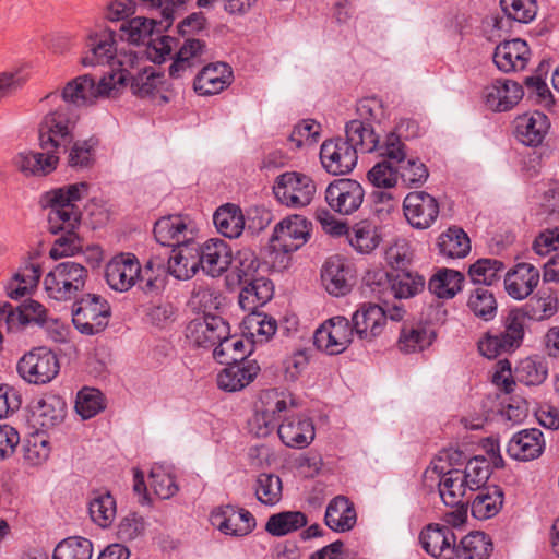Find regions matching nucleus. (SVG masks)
Here are the masks:
<instances>
[{
    "label": "nucleus",
    "mask_w": 559,
    "mask_h": 559,
    "mask_svg": "<svg viewBox=\"0 0 559 559\" xmlns=\"http://www.w3.org/2000/svg\"><path fill=\"white\" fill-rule=\"evenodd\" d=\"M95 91V79L90 74H83L69 81L61 93L51 92L45 97V100L55 108L45 116L40 124L43 147L56 146L53 143L57 136L63 142H72L70 126L79 117L78 109L97 98Z\"/></svg>",
    "instance_id": "nucleus-1"
},
{
    "label": "nucleus",
    "mask_w": 559,
    "mask_h": 559,
    "mask_svg": "<svg viewBox=\"0 0 559 559\" xmlns=\"http://www.w3.org/2000/svg\"><path fill=\"white\" fill-rule=\"evenodd\" d=\"M231 79V68L225 62H217L204 67L193 85L200 95H215L229 86Z\"/></svg>",
    "instance_id": "nucleus-29"
},
{
    "label": "nucleus",
    "mask_w": 559,
    "mask_h": 559,
    "mask_svg": "<svg viewBox=\"0 0 559 559\" xmlns=\"http://www.w3.org/2000/svg\"><path fill=\"white\" fill-rule=\"evenodd\" d=\"M110 317V306L100 296L86 294L72 307V322L74 326L86 335L102 332Z\"/></svg>",
    "instance_id": "nucleus-5"
},
{
    "label": "nucleus",
    "mask_w": 559,
    "mask_h": 559,
    "mask_svg": "<svg viewBox=\"0 0 559 559\" xmlns=\"http://www.w3.org/2000/svg\"><path fill=\"white\" fill-rule=\"evenodd\" d=\"M239 284L241 290L238 302L243 311L254 313L273 298L274 285L264 276Z\"/></svg>",
    "instance_id": "nucleus-30"
},
{
    "label": "nucleus",
    "mask_w": 559,
    "mask_h": 559,
    "mask_svg": "<svg viewBox=\"0 0 559 559\" xmlns=\"http://www.w3.org/2000/svg\"><path fill=\"white\" fill-rule=\"evenodd\" d=\"M130 87L132 93L140 97H150L158 92L164 83V74L156 71L155 67L150 66L133 74L129 71Z\"/></svg>",
    "instance_id": "nucleus-48"
},
{
    "label": "nucleus",
    "mask_w": 559,
    "mask_h": 559,
    "mask_svg": "<svg viewBox=\"0 0 559 559\" xmlns=\"http://www.w3.org/2000/svg\"><path fill=\"white\" fill-rule=\"evenodd\" d=\"M549 128L548 118L540 111L523 115L516 119V136L527 146L539 145Z\"/></svg>",
    "instance_id": "nucleus-35"
},
{
    "label": "nucleus",
    "mask_w": 559,
    "mask_h": 559,
    "mask_svg": "<svg viewBox=\"0 0 559 559\" xmlns=\"http://www.w3.org/2000/svg\"><path fill=\"white\" fill-rule=\"evenodd\" d=\"M213 221L217 230L227 238H238L246 225L240 207L234 204L218 207L214 213Z\"/></svg>",
    "instance_id": "nucleus-45"
},
{
    "label": "nucleus",
    "mask_w": 559,
    "mask_h": 559,
    "mask_svg": "<svg viewBox=\"0 0 559 559\" xmlns=\"http://www.w3.org/2000/svg\"><path fill=\"white\" fill-rule=\"evenodd\" d=\"M346 138L325 140L320 148V160L323 168L334 176L349 174L357 164L358 151L371 153L376 147L374 129L360 119L346 123Z\"/></svg>",
    "instance_id": "nucleus-3"
},
{
    "label": "nucleus",
    "mask_w": 559,
    "mask_h": 559,
    "mask_svg": "<svg viewBox=\"0 0 559 559\" xmlns=\"http://www.w3.org/2000/svg\"><path fill=\"white\" fill-rule=\"evenodd\" d=\"M228 333L229 324L222 317L214 314L195 318L186 328L188 342L199 348H215Z\"/></svg>",
    "instance_id": "nucleus-10"
},
{
    "label": "nucleus",
    "mask_w": 559,
    "mask_h": 559,
    "mask_svg": "<svg viewBox=\"0 0 559 559\" xmlns=\"http://www.w3.org/2000/svg\"><path fill=\"white\" fill-rule=\"evenodd\" d=\"M282 480L277 475L262 473L258 476L254 493L261 503L275 506L282 499Z\"/></svg>",
    "instance_id": "nucleus-58"
},
{
    "label": "nucleus",
    "mask_w": 559,
    "mask_h": 559,
    "mask_svg": "<svg viewBox=\"0 0 559 559\" xmlns=\"http://www.w3.org/2000/svg\"><path fill=\"white\" fill-rule=\"evenodd\" d=\"M311 223L301 215H290L281 221L270 239L274 251L290 253L300 249L309 239Z\"/></svg>",
    "instance_id": "nucleus-9"
},
{
    "label": "nucleus",
    "mask_w": 559,
    "mask_h": 559,
    "mask_svg": "<svg viewBox=\"0 0 559 559\" xmlns=\"http://www.w3.org/2000/svg\"><path fill=\"white\" fill-rule=\"evenodd\" d=\"M288 400L295 406L289 394L276 389L263 391L260 395L261 408L255 413L252 425L257 426V436L265 437L277 426L280 414L287 409Z\"/></svg>",
    "instance_id": "nucleus-12"
},
{
    "label": "nucleus",
    "mask_w": 559,
    "mask_h": 559,
    "mask_svg": "<svg viewBox=\"0 0 559 559\" xmlns=\"http://www.w3.org/2000/svg\"><path fill=\"white\" fill-rule=\"evenodd\" d=\"M211 520L222 533L230 536H246L255 527V519L251 512L231 504L213 510Z\"/></svg>",
    "instance_id": "nucleus-16"
},
{
    "label": "nucleus",
    "mask_w": 559,
    "mask_h": 559,
    "mask_svg": "<svg viewBox=\"0 0 559 559\" xmlns=\"http://www.w3.org/2000/svg\"><path fill=\"white\" fill-rule=\"evenodd\" d=\"M399 178L407 187H418L424 185L428 177L429 171L426 165L418 158H406L403 163L397 165Z\"/></svg>",
    "instance_id": "nucleus-63"
},
{
    "label": "nucleus",
    "mask_w": 559,
    "mask_h": 559,
    "mask_svg": "<svg viewBox=\"0 0 559 559\" xmlns=\"http://www.w3.org/2000/svg\"><path fill=\"white\" fill-rule=\"evenodd\" d=\"M93 544L81 536H72L61 540L55 548L52 559H91Z\"/></svg>",
    "instance_id": "nucleus-52"
},
{
    "label": "nucleus",
    "mask_w": 559,
    "mask_h": 559,
    "mask_svg": "<svg viewBox=\"0 0 559 559\" xmlns=\"http://www.w3.org/2000/svg\"><path fill=\"white\" fill-rule=\"evenodd\" d=\"M86 48L85 55L81 58L82 66L109 64L117 53L115 32L105 29L100 33H91L86 39Z\"/></svg>",
    "instance_id": "nucleus-24"
},
{
    "label": "nucleus",
    "mask_w": 559,
    "mask_h": 559,
    "mask_svg": "<svg viewBox=\"0 0 559 559\" xmlns=\"http://www.w3.org/2000/svg\"><path fill=\"white\" fill-rule=\"evenodd\" d=\"M308 524L307 515L301 511H283L272 514L266 524L265 531L272 536H284L293 533Z\"/></svg>",
    "instance_id": "nucleus-50"
},
{
    "label": "nucleus",
    "mask_w": 559,
    "mask_h": 559,
    "mask_svg": "<svg viewBox=\"0 0 559 559\" xmlns=\"http://www.w3.org/2000/svg\"><path fill=\"white\" fill-rule=\"evenodd\" d=\"M322 285L330 295L344 296L352 288L353 275L338 255L329 258L321 271Z\"/></svg>",
    "instance_id": "nucleus-28"
},
{
    "label": "nucleus",
    "mask_w": 559,
    "mask_h": 559,
    "mask_svg": "<svg viewBox=\"0 0 559 559\" xmlns=\"http://www.w3.org/2000/svg\"><path fill=\"white\" fill-rule=\"evenodd\" d=\"M545 450L543 432L537 428L523 429L510 439L507 453L510 457L528 462L538 459Z\"/></svg>",
    "instance_id": "nucleus-22"
},
{
    "label": "nucleus",
    "mask_w": 559,
    "mask_h": 559,
    "mask_svg": "<svg viewBox=\"0 0 559 559\" xmlns=\"http://www.w3.org/2000/svg\"><path fill=\"white\" fill-rule=\"evenodd\" d=\"M539 278L538 269L531 263L521 262L507 272L504 287L512 298L522 300L533 293L539 283Z\"/></svg>",
    "instance_id": "nucleus-23"
},
{
    "label": "nucleus",
    "mask_w": 559,
    "mask_h": 559,
    "mask_svg": "<svg viewBox=\"0 0 559 559\" xmlns=\"http://www.w3.org/2000/svg\"><path fill=\"white\" fill-rule=\"evenodd\" d=\"M439 251L442 255L460 259L471 251V241L467 234L459 227H450L438 239Z\"/></svg>",
    "instance_id": "nucleus-49"
},
{
    "label": "nucleus",
    "mask_w": 559,
    "mask_h": 559,
    "mask_svg": "<svg viewBox=\"0 0 559 559\" xmlns=\"http://www.w3.org/2000/svg\"><path fill=\"white\" fill-rule=\"evenodd\" d=\"M350 325L359 340L372 342L385 325L383 307L376 304H362L352 316Z\"/></svg>",
    "instance_id": "nucleus-19"
},
{
    "label": "nucleus",
    "mask_w": 559,
    "mask_h": 559,
    "mask_svg": "<svg viewBox=\"0 0 559 559\" xmlns=\"http://www.w3.org/2000/svg\"><path fill=\"white\" fill-rule=\"evenodd\" d=\"M404 215L408 223L419 229L428 228L438 217L437 200L425 191H414L403 202Z\"/></svg>",
    "instance_id": "nucleus-17"
},
{
    "label": "nucleus",
    "mask_w": 559,
    "mask_h": 559,
    "mask_svg": "<svg viewBox=\"0 0 559 559\" xmlns=\"http://www.w3.org/2000/svg\"><path fill=\"white\" fill-rule=\"evenodd\" d=\"M200 250V267L212 277L222 275L231 263L230 247L222 239H210Z\"/></svg>",
    "instance_id": "nucleus-26"
},
{
    "label": "nucleus",
    "mask_w": 559,
    "mask_h": 559,
    "mask_svg": "<svg viewBox=\"0 0 559 559\" xmlns=\"http://www.w3.org/2000/svg\"><path fill=\"white\" fill-rule=\"evenodd\" d=\"M71 142H63L60 136L49 147H41L44 153L24 151L17 153L12 158V165L25 176H44L56 169L59 156L57 155L59 148L67 147ZM39 145L41 141L39 140Z\"/></svg>",
    "instance_id": "nucleus-11"
},
{
    "label": "nucleus",
    "mask_w": 559,
    "mask_h": 559,
    "mask_svg": "<svg viewBox=\"0 0 559 559\" xmlns=\"http://www.w3.org/2000/svg\"><path fill=\"white\" fill-rule=\"evenodd\" d=\"M273 191L280 203L299 209L311 203L316 194V185L305 174L287 171L276 178Z\"/></svg>",
    "instance_id": "nucleus-7"
},
{
    "label": "nucleus",
    "mask_w": 559,
    "mask_h": 559,
    "mask_svg": "<svg viewBox=\"0 0 559 559\" xmlns=\"http://www.w3.org/2000/svg\"><path fill=\"white\" fill-rule=\"evenodd\" d=\"M438 487L444 504L455 507L462 502H466L464 496L466 495L468 486L462 471L450 469L439 479Z\"/></svg>",
    "instance_id": "nucleus-46"
},
{
    "label": "nucleus",
    "mask_w": 559,
    "mask_h": 559,
    "mask_svg": "<svg viewBox=\"0 0 559 559\" xmlns=\"http://www.w3.org/2000/svg\"><path fill=\"white\" fill-rule=\"evenodd\" d=\"M364 189L352 179H337L331 182L325 191V200L331 209L340 214H352L362 203Z\"/></svg>",
    "instance_id": "nucleus-14"
},
{
    "label": "nucleus",
    "mask_w": 559,
    "mask_h": 559,
    "mask_svg": "<svg viewBox=\"0 0 559 559\" xmlns=\"http://www.w3.org/2000/svg\"><path fill=\"white\" fill-rule=\"evenodd\" d=\"M433 341V333L428 331L421 325H407L403 326L399 346L404 353H413L416 350H423L430 346Z\"/></svg>",
    "instance_id": "nucleus-55"
},
{
    "label": "nucleus",
    "mask_w": 559,
    "mask_h": 559,
    "mask_svg": "<svg viewBox=\"0 0 559 559\" xmlns=\"http://www.w3.org/2000/svg\"><path fill=\"white\" fill-rule=\"evenodd\" d=\"M516 378L526 385H538L543 383L548 374L545 361L535 358H526L516 367Z\"/></svg>",
    "instance_id": "nucleus-60"
},
{
    "label": "nucleus",
    "mask_w": 559,
    "mask_h": 559,
    "mask_svg": "<svg viewBox=\"0 0 559 559\" xmlns=\"http://www.w3.org/2000/svg\"><path fill=\"white\" fill-rule=\"evenodd\" d=\"M504 264L497 259H479L468 267V276L475 284L491 285L500 278Z\"/></svg>",
    "instance_id": "nucleus-57"
},
{
    "label": "nucleus",
    "mask_w": 559,
    "mask_h": 559,
    "mask_svg": "<svg viewBox=\"0 0 559 559\" xmlns=\"http://www.w3.org/2000/svg\"><path fill=\"white\" fill-rule=\"evenodd\" d=\"M87 191L88 185L79 182L47 193L50 207L48 229L51 234H61L50 249L52 259L73 255L82 250V239L75 233L81 221V212L75 202L86 195Z\"/></svg>",
    "instance_id": "nucleus-2"
},
{
    "label": "nucleus",
    "mask_w": 559,
    "mask_h": 559,
    "mask_svg": "<svg viewBox=\"0 0 559 559\" xmlns=\"http://www.w3.org/2000/svg\"><path fill=\"white\" fill-rule=\"evenodd\" d=\"M160 21L138 16L123 23L120 27L121 37L131 44L147 45L155 34L162 33L167 28L160 25Z\"/></svg>",
    "instance_id": "nucleus-38"
},
{
    "label": "nucleus",
    "mask_w": 559,
    "mask_h": 559,
    "mask_svg": "<svg viewBox=\"0 0 559 559\" xmlns=\"http://www.w3.org/2000/svg\"><path fill=\"white\" fill-rule=\"evenodd\" d=\"M492 551L489 536L483 532H471L454 547L453 559H487Z\"/></svg>",
    "instance_id": "nucleus-42"
},
{
    "label": "nucleus",
    "mask_w": 559,
    "mask_h": 559,
    "mask_svg": "<svg viewBox=\"0 0 559 559\" xmlns=\"http://www.w3.org/2000/svg\"><path fill=\"white\" fill-rule=\"evenodd\" d=\"M236 266L235 273L237 275L238 282H248L253 278H259L257 275L258 270L260 267V261L255 254L250 249H242L237 252L235 258Z\"/></svg>",
    "instance_id": "nucleus-64"
},
{
    "label": "nucleus",
    "mask_w": 559,
    "mask_h": 559,
    "mask_svg": "<svg viewBox=\"0 0 559 559\" xmlns=\"http://www.w3.org/2000/svg\"><path fill=\"white\" fill-rule=\"evenodd\" d=\"M503 345L504 353L518 348L524 336L523 320L519 312H510L506 320V330L496 334Z\"/></svg>",
    "instance_id": "nucleus-59"
},
{
    "label": "nucleus",
    "mask_w": 559,
    "mask_h": 559,
    "mask_svg": "<svg viewBox=\"0 0 559 559\" xmlns=\"http://www.w3.org/2000/svg\"><path fill=\"white\" fill-rule=\"evenodd\" d=\"M188 227L180 216L162 217L155 223L154 236L162 245L176 248L182 241H189Z\"/></svg>",
    "instance_id": "nucleus-43"
},
{
    "label": "nucleus",
    "mask_w": 559,
    "mask_h": 559,
    "mask_svg": "<svg viewBox=\"0 0 559 559\" xmlns=\"http://www.w3.org/2000/svg\"><path fill=\"white\" fill-rule=\"evenodd\" d=\"M531 318L546 320L555 316L559 309V299L554 290H543L530 301Z\"/></svg>",
    "instance_id": "nucleus-62"
},
{
    "label": "nucleus",
    "mask_w": 559,
    "mask_h": 559,
    "mask_svg": "<svg viewBox=\"0 0 559 559\" xmlns=\"http://www.w3.org/2000/svg\"><path fill=\"white\" fill-rule=\"evenodd\" d=\"M104 408L103 394L97 389L84 388L78 392L75 411L83 419H90Z\"/></svg>",
    "instance_id": "nucleus-61"
},
{
    "label": "nucleus",
    "mask_w": 559,
    "mask_h": 559,
    "mask_svg": "<svg viewBox=\"0 0 559 559\" xmlns=\"http://www.w3.org/2000/svg\"><path fill=\"white\" fill-rule=\"evenodd\" d=\"M464 282L460 271L440 267L428 281V290L440 299H452L463 289Z\"/></svg>",
    "instance_id": "nucleus-36"
},
{
    "label": "nucleus",
    "mask_w": 559,
    "mask_h": 559,
    "mask_svg": "<svg viewBox=\"0 0 559 559\" xmlns=\"http://www.w3.org/2000/svg\"><path fill=\"white\" fill-rule=\"evenodd\" d=\"M87 277L88 270L84 265L73 261L60 262L45 276V290L56 300H70L83 290Z\"/></svg>",
    "instance_id": "nucleus-4"
},
{
    "label": "nucleus",
    "mask_w": 559,
    "mask_h": 559,
    "mask_svg": "<svg viewBox=\"0 0 559 559\" xmlns=\"http://www.w3.org/2000/svg\"><path fill=\"white\" fill-rule=\"evenodd\" d=\"M356 511L348 498L337 496L326 507L324 522L334 532L350 531L356 524Z\"/></svg>",
    "instance_id": "nucleus-34"
},
{
    "label": "nucleus",
    "mask_w": 559,
    "mask_h": 559,
    "mask_svg": "<svg viewBox=\"0 0 559 559\" xmlns=\"http://www.w3.org/2000/svg\"><path fill=\"white\" fill-rule=\"evenodd\" d=\"M523 86L515 81L498 79L484 87L481 97L486 107L503 112L512 109L523 97Z\"/></svg>",
    "instance_id": "nucleus-15"
},
{
    "label": "nucleus",
    "mask_w": 559,
    "mask_h": 559,
    "mask_svg": "<svg viewBox=\"0 0 559 559\" xmlns=\"http://www.w3.org/2000/svg\"><path fill=\"white\" fill-rule=\"evenodd\" d=\"M49 321L45 307L36 300L28 299L13 307L10 302H0V323L8 329L24 326L31 322L45 325Z\"/></svg>",
    "instance_id": "nucleus-18"
},
{
    "label": "nucleus",
    "mask_w": 559,
    "mask_h": 559,
    "mask_svg": "<svg viewBox=\"0 0 559 559\" xmlns=\"http://www.w3.org/2000/svg\"><path fill=\"white\" fill-rule=\"evenodd\" d=\"M136 60L138 57L134 53L126 55L123 59H119L118 63L121 69L118 72L103 76L98 84L95 83L96 96H114L116 92H118L120 87L124 86L129 80V70L127 66L133 68Z\"/></svg>",
    "instance_id": "nucleus-51"
},
{
    "label": "nucleus",
    "mask_w": 559,
    "mask_h": 559,
    "mask_svg": "<svg viewBox=\"0 0 559 559\" xmlns=\"http://www.w3.org/2000/svg\"><path fill=\"white\" fill-rule=\"evenodd\" d=\"M200 269L199 243L193 240L182 241L171 249L168 258V271L178 280L191 278Z\"/></svg>",
    "instance_id": "nucleus-25"
},
{
    "label": "nucleus",
    "mask_w": 559,
    "mask_h": 559,
    "mask_svg": "<svg viewBox=\"0 0 559 559\" xmlns=\"http://www.w3.org/2000/svg\"><path fill=\"white\" fill-rule=\"evenodd\" d=\"M347 239L357 252L368 254L379 246L381 236L373 224L361 221L350 227Z\"/></svg>",
    "instance_id": "nucleus-47"
},
{
    "label": "nucleus",
    "mask_w": 559,
    "mask_h": 559,
    "mask_svg": "<svg viewBox=\"0 0 559 559\" xmlns=\"http://www.w3.org/2000/svg\"><path fill=\"white\" fill-rule=\"evenodd\" d=\"M401 271L391 281V290L395 298H412L424 290L426 286L424 276L417 272Z\"/></svg>",
    "instance_id": "nucleus-54"
},
{
    "label": "nucleus",
    "mask_w": 559,
    "mask_h": 559,
    "mask_svg": "<svg viewBox=\"0 0 559 559\" xmlns=\"http://www.w3.org/2000/svg\"><path fill=\"white\" fill-rule=\"evenodd\" d=\"M88 511L97 525L108 527L116 518V500L109 492H99L90 501Z\"/></svg>",
    "instance_id": "nucleus-56"
},
{
    "label": "nucleus",
    "mask_w": 559,
    "mask_h": 559,
    "mask_svg": "<svg viewBox=\"0 0 559 559\" xmlns=\"http://www.w3.org/2000/svg\"><path fill=\"white\" fill-rule=\"evenodd\" d=\"M277 432L283 443L289 448L302 449L314 439V426L306 417L285 418Z\"/></svg>",
    "instance_id": "nucleus-31"
},
{
    "label": "nucleus",
    "mask_w": 559,
    "mask_h": 559,
    "mask_svg": "<svg viewBox=\"0 0 559 559\" xmlns=\"http://www.w3.org/2000/svg\"><path fill=\"white\" fill-rule=\"evenodd\" d=\"M218 373L217 385L227 392H236L246 388L253 381L260 371V367L255 361H247L246 364H230Z\"/></svg>",
    "instance_id": "nucleus-32"
},
{
    "label": "nucleus",
    "mask_w": 559,
    "mask_h": 559,
    "mask_svg": "<svg viewBox=\"0 0 559 559\" xmlns=\"http://www.w3.org/2000/svg\"><path fill=\"white\" fill-rule=\"evenodd\" d=\"M500 7L506 17H492V26L498 32L504 29L510 20L523 24L531 23L538 10L536 0H500Z\"/></svg>",
    "instance_id": "nucleus-33"
},
{
    "label": "nucleus",
    "mask_w": 559,
    "mask_h": 559,
    "mask_svg": "<svg viewBox=\"0 0 559 559\" xmlns=\"http://www.w3.org/2000/svg\"><path fill=\"white\" fill-rule=\"evenodd\" d=\"M423 548L432 557L453 559L456 536L453 528L443 524H429L419 536Z\"/></svg>",
    "instance_id": "nucleus-20"
},
{
    "label": "nucleus",
    "mask_w": 559,
    "mask_h": 559,
    "mask_svg": "<svg viewBox=\"0 0 559 559\" xmlns=\"http://www.w3.org/2000/svg\"><path fill=\"white\" fill-rule=\"evenodd\" d=\"M530 48L525 40L515 38L499 44L493 52V62L503 72L519 71L525 69Z\"/></svg>",
    "instance_id": "nucleus-27"
},
{
    "label": "nucleus",
    "mask_w": 559,
    "mask_h": 559,
    "mask_svg": "<svg viewBox=\"0 0 559 559\" xmlns=\"http://www.w3.org/2000/svg\"><path fill=\"white\" fill-rule=\"evenodd\" d=\"M503 504V491L498 486L486 487L478 491L471 503L472 515L478 520L495 516Z\"/></svg>",
    "instance_id": "nucleus-44"
},
{
    "label": "nucleus",
    "mask_w": 559,
    "mask_h": 559,
    "mask_svg": "<svg viewBox=\"0 0 559 559\" xmlns=\"http://www.w3.org/2000/svg\"><path fill=\"white\" fill-rule=\"evenodd\" d=\"M354 332L349 320L336 316L324 321L313 335V343L318 349L328 355L344 353L353 342Z\"/></svg>",
    "instance_id": "nucleus-8"
},
{
    "label": "nucleus",
    "mask_w": 559,
    "mask_h": 559,
    "mask_svg": "<svg viewBox=\"0 0 559 559\" xmlns=\"http://www.w3.org/2000/svg\"><path fill=\"white\" fill-rule=\"evenodd\" d=\"M251 350V343L237 336H230L229 332L213 349V357L222 365L246 364L247 356Z\"/></svg>",
    "instance_id": "nucleus-40"
},
{
    "label": "nucleus",
    "mask_w": 559,
    "mask_h": 559,
    "mask_svg": "<svg viewBox=\"0 0 559 559\" xmlns=\"http://www.w3.org/2000/svg\"><path fill=\"white\" fill-rule=\"evenodd\" d=\"M487 453L490 463L485 457L475 456L467 462L464 471H462L471 491L483 489V486L486 484L491 473L490 464L495 468H502L504 466L498 443L489 441Z\"/></svg>",
    "instance_id": "nucleus-21"
},
{
    "label": "nucleus",
    "mask_w": 559,
    "mask_h": 559,
    "mask_svg": "<svg viewBox=\"0 0 559 559\" xmlns=\"http://www.w3.org/2000/svg\"><path fill=\"white\" fill-rule=\"evenodd\" d=\"M57 356L46 347L33 348L17 361L19 376L31 384H46L59 373Z\"/></svg>",
    "instance_id": "nucleus-6"
},
{
    "label": "nucleus",
    "mask_w": 559,
    "mask_h": 559,
    "mask_svg": "<svg viewBox=\"0 0 559 559\" xmlns=\"http://www.w3.org/2000/svg\"><path fill=\"white\" fill-rule=\"evenodd\" d=\"M405 124L416 127L412 122L402 120L396 127L395 131L385 134L384 140L381 142L380 136L374 133L377 141L376 147L372 152H378L383 162L400 165L406 159L405 144L401 140V133L405 129Z\"/></svg>",
    "instance_id": "nucleus-37"
},
{
    "label": "nucleus",
    "mask_w": 559,
    "mask_h": 559,
    "mask_svg": "<svg viewBox=\"0 0 559 559\" xmlns=\"http://www.w3.org/2000/svg\"><path fill=\"white\" fill-rule=\"evenodd\" d=\"M205 48L204 41L195 38H187L177 52L176 60L169 67V75L174 79H178L187 70L199 66L201 63V57L205 52Z\"/></svg>",
    "instance_id": "nucleus-41"
},
{
    "label": "nucleus",
    "mask_w": 559,
    "mask_h": 559,
    "mask_svg": "<svg viewBox=\"0 0 559 559\" xmlns=\"http://www.w3.org/2000/svg\"><path fill=\"white\" fill-rule=\"evenodd\" d=\"M64 417V403L56 395H46L34 405L32 418L35 425L43 429H50L62 421Z\"/></svg>",
    "instance_id": "nucleus-39"
},
{
    "label": "nucleus",
    "mask_w": 559,
    "mask_h": 559,
    "mask_svg": "<svg viewBox=\"0 0 559 559\" xmlns=\"http://www.w3.org/2000/svg\"><path fill=\"white\" fill-rule=\"evenodd\" d=\"M467 307L474 316L484 321H490L497 314V300L492 292L485 287H477L471 292Z\"/></svg>",
    "instance_id": "nucleus-53"
},
{
    "label": "nucleus",
    "mask_w": 559,
    "mask_h": 559,
    "mask_svg": "<svg viewBox=\"0 0 559 559\" xmlns=\"http://www.w3.org/2000/svg\"><path fill=\"white\" fill-rule=\"evenodd\" d=\"M141 265L132 253L114 257L105 267V278L110 288L127 292L136 284L141 275Z\"/></svg>",
    "instance_id": "nucleus-13"
}]
</instances>
